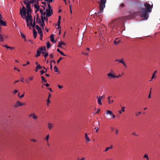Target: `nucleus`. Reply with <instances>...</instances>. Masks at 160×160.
Returning <instances> with one entry per match:
<instances>
[{
  "mask_svg": "<svg viewBox=\"0 0 160 160\" xmlns=\"http://www.w3.org/2000/svg\"><path fill=\"white\" fill-rule=\"evenodd\" d=\"M29 117H32L34 119H36L38 118L37 116H36L34 113H32L30 114L29 115Z\"/></svg>",
  "mask_w": 160,
  "mask_h": 160,
  "instance_id": "obj_8",
  "label": "nucleus"
},
{
  "mask_svg": "<svg viewBox=\"0 0 160 160\" xmlns=\"http://www.w3.org/2000/svg\"><path fill=\"white\" fill-rule=\"evenodd\" d=\"M25 103H21L18 101H17V103L14 105V107L16 108L18 106H21L23 105H25Z\"/></svg>",
  "mask_w": 160,
  "mask_h": 160,
  "instance_id": "obj_6",
  "label": "nucleus"
},
{
  "mask_svg": "<svg viewBox=\"0 0 160 160\" xmlns=\"http://www.w3.org/2000/svg\"><path fill=\"white\" fill-rule=\"evenodd\" d=\"M36 1V0H32L31 1H30L27 2V3L28 4L30 5L31 4H33V3L35 2Z\"/></svg>",
  "mask_w": 160,
  "mask_h": 160,
  "instance_id": "obj_16",
  "label": "nucleus"
},
{
  "mask_svg": "<svg viewBox=\"0 0 160 160\" xmlns=\"http://www.w3.org/2000/svg\"><path fill=\"white\" fill-rule=\"evenodd\" d=\"M42 68V67L40 66V64H37V65L36 66V68L37 69H41Z\"/></svg>",
  "mask_w": 160,
  "mask_h": 160,
  "instance_id": "obj_36",
  "label": "nucleus"
},
{
  "mask_svg": "<svg viewBox=\"0 0 160 160\" xmlns=\"http://www.w3.org/2000/svg\"><path fill=\"white\" fill-rule=\"evenodd\" d=\"M21 37L23 38H25V36L23 35L21 32H20Z\"/></svg>",
  "mask_w": 160,
  "mask_h": 160,
  "instance_id": "obj_43",
  "label": "nucleus"
},
{
  "mask_svg": "<svg viewBox=\"0 0 160 160\" xmlns=\"http://www.w3.org/2000/svg\"><path fill=\"white\" fill-rule=\"evenodd\" d=\"M144 7L140 8L138 11L132 13L129 16H123L112 21L109 23V26L112 28H118L120 25L124 24V22L126 20L134 18L137 15L143 18L144 20H147L149 13L152 12L153 4L152 3L150 5L146 2L144 3Z\"/></svg>",
  "mask_w": 160,
  "mask_h": 160,
  "instance_id": "obj_1",
  "label": "nucleus"
},
{
  "mask_svg": "<svg viewBox=\"0 0 160 160\" xmlns=\"http://www.w3.org/2000/svg\"><path fill=\"white\" fill-rule=\"evenodd\" d=\"M57 50L58 52H59L62 55L64 56H66V55L62 51H61L59 49H58V48L57 49Z\"/></svg>",
  "mask_w": 160,
  "mask_h": 160,
  "instance_id": "obj_24",
  "label": "nucleus"
},
{
  "mask_svg": "<svg viewBox=\"0 0 160 160\" xmlns=\"http://www.w3.org/2000/svg\"><path fill=\"white\" fill-rule=\"evenodd\" d=\"M33 76H31L28 78V79L30 80H32L33 79Z\"/></svg>",
  "mask_w": 160,
  "mask_h": 160,
  "instance_id": "obj_44",
  "label": "nucleus"
},
{
  "mask_svg": "<svg viewBox=\"0 0 160 160\" xmlns=\"http://www.w3.org/2000/svg\"><path fill=\"white\" fill-rule=\"evenodd\" d=\"M102 101H98V103L99 104L101 105L102 104Z\"/></svg>",
  "mask_w": 160,
  "mask_h": 160,
  "instance_id": "obj_53",
  "label": "nucleus"
},
{
  "mask_svg": "<svg viewBox=\"0 0 160 160\" xmlns=\"http://www.w3.org/2000/svg\"><path fill=\"white\" fill-rule=\"evenodd\" d=\"M41 74L42 75L43 73H45V72L43 70H41L40 71Z\"/></svg>",
  "mask_w": 160,
  "mask_h": 160,
  "instance_id": "obj_55",
  "label": "nucleus"
},
{
  "mask_svg": "<svg viewBox=\"0 0 160 160\" xmlns=\"http://www.w3.org/2000/svg\"><path fill=\"white\" fill-rule=\"evenodd\" d=\"M125 6V5L123 3H122L120 5V7H124Z\"/></svg>",
  "mask_w": 160,
  "mask_h": 160,
  "instance_id": "obj_56",
  "label": "nucleus"
},
{
  "mask_svg": "<svg viewBox=\"0 0 160 160\" xmlns=\"http://www.w3.org/2000/svg\"><path fill=\"white\" fill-rule=\"evenodd\" d=\"M46 11L47 12V17H50L53 14L52 10V9H51V10L49 9H46Z\"/></svg>",
  "mask_w": 160,
  "mask_h": 160,
  "instance_id": "obj_5",
  "label": "nucleus"
},
{
  "mask_svg": "<svg viewBox=\"0 0 160 160\" xmlns=\"http://www.w3.org/2000/svg\"><path fill=\"white\" fill-rule=\"evenodd\" d=\"M62 58L61 57H60L59 59L57 61V63L58 64L60 62V61L61 60H62Z\"/></svg>",
  "mask_w": 160,
  "mask_h": 160,
  "instance_id": "obj_47",
  "label": "nucleus"
},
{
  "mask_svg": "<svg viewBox=\"0 0 160 160\" xmlns=\"http://www.w3.org/2000/svg\"><path fill=\"white\" fill-rule=\"evenodd\" d=\"M20 10L22 11V12L24 11H26V9L25 7L24 6H23L22 9H20Z\"/></svg>",
  "mask_w": 160,
  "mask_h": 160,
  "instance_id": "obj_37",
  "label": "nucleus"
},
{
  "mask_svg": "<svg viewBox=\"0 0 160 160\" xmlns=\"http://www.w3.org/2000/svg\"><path fill=\"white\" fill-rule=\"evenodd\" d=\"M106 114L108 119H113L115 117V115L112 113V111L110 110L106 111Z\"/></svg>",
  "mask_w": 160,
  "mask_h": 160,
  "instance_id": "obj_3",
  "label": "nucleus"
},
{
  "mask_svg": "<svg viewBox=\"0 0 160 160\" xmlns=\"http://www.w3.org/2000/svg\"><path fill=\"white\" fill-rule=\"evenodd\" d=\"M26 13H27L26 11L22 12V11L20 10V14L21 15L22 17L23 18V19H24L26 17Z\"/></svg>",
  "mask_w": 160,
  "mask_h": 160,
  "instance_id": "obj_7",
  "label": "nucleus"
},
{
  "mask_svg": "<svg viewBox=\"0 0 160 160\" xmlns=\"http://www.w3.org/2000/svg\"><path fill=\"white\" fill-rule=\"evenodd\" d=\"M121 75L119 74L118 76H115V78H118L120 77H121Z\"/></svg>",
  "mask_w": 160,
  "mask_h": 160,
  "instance_id": "obj_60",
  "label": "nucleus"
},
{
  "mask_svg": "<svg viewBox=\"0 0 160 160\" xmlns=\"http://www.w3.org/2000/svg\"><path fill=\"white\" fill-rule=\"evenodd\" d=\"M141 113V112H137L135 113V115L136 116H138V115H139Z\"/></svg>",
  "mask_w": 160,
  "mask_h": 160,
  "instance_id": "obj_48",
  "label": "nucleus"
},
{
  "mask_svg": "<svg viewBox=\"0 0 160 160\" xmlns=\"http://www.w3.org/2000/svg\"><path fill=\"white\" fill-rule=\"evenodd\" d=\"M98 100H101L102 99H104L105 98V96L103 95L101 96H99V97H97Z\"/></svg>",
  "mask_w": 160,
  "mask_h": 160,
  "instance_id": "obj_22",
  "label": "nucleus"
},
{
  "mask_svg": "<svg viewBox=\"0 0 160 160\" xmlns=\"http://www.w3.org/2000/svg\"><path fill=\"white\" fill-rule=\"evenodd\" d=\"M151 89H152V88H151L150 89V91L149 92V96H148V98H151Z\"/></svg>",
  "mask_w": 160,
  "mask_h": 160,
  "instance_id": "obj_46",
  "label": "nucleus"
},
{
  "mask_svg": "<svg viewBox=\"0 0 160 160\" xmlns=\"http://www.w3.org/2000/svg\"><path fill=\"white\" fill-rule=\"evenodd\" d=\"M41 14L42 16H45V15L46 14V12H43Z\"/></svg>",
  "mask_w": 160,
  "mask_h": 160,
  "instance_id": "obj_49",
  "label": "nucleus"
},
{
  "mask_svg": "<svg viewBox=\"0 0 160 160\" xmlns=\"http://www.w3.org/2000/svg\"><path fill=\"white\" fill-rule=\"evenodd\" d=\"M24 96V94H22L20 96H19V97L20 98H23Z\"/></svg>",
  "mask_w": 160,
  "mask_h": 160,
  "instance_id": "obj_61",
  "label": "nucleus"
},
{
  "mask_svg": "<svg viewBox=\"0 0 160 160\" xmlns=\"http://www.w3.org/2000/svg\"><path fill=\"white\" fill-rule=\"evenodd\" d=\"M41 20L42 21V20H43V21H44L46 19L45 16H41Z\"/></svg>",
  "mask_w": 160,
  "mask_h": 160,
  "instance_id": "obj_38",
  "label": "nucleus"
},
{
  "mask_svg": "<svg viewBox=\"0 0 160 160\" xmlns=\"http://www.w3.org/2000/svg\"><path fill=\"white\" fill-rule=\"evenodd\" d=\"M157 71L156 70H155L153 73L152 76L151 78V80H150V82L154 78H156V77L155 76V75H156V74L157 73Z\"/></svg>",
  "mask_w": 160,
  "mask_h": 160,
  "instance_id": "obj_9",
  "label": "nucleus"
},
{
  "mask_svg": "<svg viewBox=\"0 0 160 160\" xmlns=\"http://www.w3.org/2000/svg\"><path fill=\"white\" fill-rule=\"evenodd\" d=\"M47 101V105L48 106L49 103L51 102V101Z\"/></svg>",
  "mask_w": 160,
  "mask_h": 160,
  "instance_id": "obj_62",
  "label": "nucleus"
},
{
  "mask_svg": "<svg viewBox=\"0 0 160 160\" xmlns=\"http://www.w3.org/2000/svg\"><path fill=\"white\" fill-rule=\"evenodd\" d=\"M85 138L86 140V142H90L91 140L90 139L89 137L88 136L87 133H85Z\"/></svg>",
  "mask_w": 160,
  "mask_h": 160,
  "instance_id": "obj_10",
  "label": "nucleus"
},
{
  "mask_svg": "<svg viewBox=\"0 0 160 160\" xmlns=\"http://www.w3.org/2000/svg\"><path fill=\"white\" fill-rule=\"evenodd\" d=\"M106 2V0H99L98 3L99 5L100 11L98 12H95V14L97 16L100 15V14L103 12L104 8L105 7V4Z\"/></svg>",
  "mask_w": 160,
  "mask_h": 160,
  "instance_id": "obj_2",
  "label": "nucleus"
},
{
  "mask_svg": "<svg viewBox=\"0 0 160 160\" xmlns=\"http://www.w3.org/2000/svg\"><path fill=\"white\" fill-rule=\"evenodd\" d=\"M51 41L52 42H54V35L52 34L50 36Z\"/></svg>",
  "mask_w": 160,
  "mask_h": 160,
  "instance_id": "obj_18",
  "label": "nucleus"
},
{
  "mask_svg": "<svg viewBox=\"0 0 160 160\" xmlns=\"http://www.w3.org/2000/svg\"><path fill=\"white\" fill-rule=\"evenodd\" d=\"M100 110V108H98V109H97L96 108H95V111L94 112V113L95 114L98 113L99 112Z\"/></svg>",
  "mask_w": 160,
  "mask_h": 160,
  "instance_id": "obj_29",
  "label": "nucleus"
},
{
  "mask_svg": "<svg viewBox=\"0 0 160 160\" xmlns=\"http://www.w3.org/2000/svg\"><path fill=\"white\" fill-rule=\"evenodd\" d=\"M53 0H48V2L49 4L51 2H53Z\"/></svg>",
  "mask_w": 160,
  "mask_h": 160,
  "instance_id": "obj_51",
  "label": "nucleus"
},
{
  "mask_svg": "<svg viewBox=\"0 0 160 160\" xmlns=\"http://www.w3.org/2000/svg\"><path fill=\"white\" fill-rule=\"evenodd\" d=\"M33 32L34 38H36L37 36V33L35 29L34 28L33 29Z\"/></svg>",
  "mask_w": 160,
  "mask_h": 160,
  "instance_id": "obj_12",
  "label": "nucleus"
},
{
  "mask_svg": "<svg viewBox=\"0 0 160 160\" xmlns=\"http://www.w3.org/2000/svg\"><path fill=\"white\" fill-rule=\"evenodd\" d=\"M49 138V134H48L46 136L45 139L47 140V142H48V139Z\"/></svg>",
  "mask_w": 160,
  "mask_h": 160,
  "instance_id": "obj_42",
  "label": "nucleus"
},
{
  "mask_svg": "<svg viewBox=\"0 0 160 160\" xmlns=\"http://www.w3.org/2000/svg\"><path fill=\"white\" fill-rule=\"evenodd\" d=\"M35 28L37 30H39V29H41V28L38 25H36L35 26Z\"/></svg>",
  "mask_w": 160,
  "mask_h": 160,
  "instance_id": "obj_40",
  "label": "nucleus"
},
{
  "mask_svg": "<svg viewBox=\"0 0 160 160\" xmlns=\"http://www.w3.org/2000/svg\"><path fill=\"white\" fill-rule=\"evenodd\" d=\"M107 75L108 77H111L113 78H115V75H114V74H112L111 72L108 73V74Z\"/></svg>",
  "mask_w": 160,
  "mask_h": 160,
  "instance_id": "obj_20",
  "label": "nucleus"
},
{
  "mask_svg": "<svg viewBox=\"0 0 160 160\" xmlns=\"http://www.w3.org/2000/svg\"><path fill=\"white\" fill-rule=\"evenodd\" d=\"M48 52H46L43 55L44 56V58H46L48 56Z\"/></svg>",
  "mask_w": 160,
  "mask_h": 160,
  "instance_id": "obj_41",
  "label": "nucleus"
},
{
  "mask_svg": "<svg viewBox=\"0 0 160 160\" xmlns=\"http://www.w3.org/2000/svg\"><path fill=\"white\" fill-rule=\"evenodd\" d=\"M41 78H42V83L47 82V81L45 79V78L41 76Z\"/></svg>",
  "mask_w": 160,
  "mask_h": 160,
  "instance_id": "obj_31",
  "label": "nucleus"
},
{
  "mask_svg": "<svg viewBox=\"0 0 160 160\" xmlns=\"http://www.w3.org/2000/svg\"><path fill=\"white\" fill-rule=\"evenodd\" d=\"M38 4V2H37L34 5V8L36 9L37 10H38L39 9V6L37 4Z\"/></svg>",
  "mask_w": 160,
  "mask_h": 160,
  "instance_id": "obj_15",
  "label": "nucleus"
},
{
  "mask_svg": "<svg viewBox=\"0 0 160 160\" xmlns=\"http://www.w3.org/2000/svg\"><path fill=\"white\" fill-rule=\"evenodd\" d=\"M48 9H49L50 10H51V9H51V7L50 5V4L49 3H48Z\"/></svg>",
  "mask_w": 160,
  "mask_h": 160,
  "instance_id": "obj_45",
  "label": "nucleus"
},
{
  "mask_svg": "<svg viewBox=\"0 0 160 160\" xmlns=\"http://www.w3.org/2000/svg\"><path fill=\"white\" fill-rule=\"evenodd\" d=\"M50 63H52V62H53L54 63H56V62H55V61L53 60H51L50 61Z\"/></svg>",
  "mask_w": 160,
  "mask_h": 160,
  "instance_id": "obj_57",
  "label": "nucleus"
},
{
  "mask_svg": "<svg viewBox=\"0 0 160 160\" xmlns=\"http://www.w3.org/2000/svg\"><path fill=\"white\" fill-rule=\"evenodd\" d=\"M35 17H34V22H33V23H32V24H30L31 26L33 28H34L35 27V26L36 25H35Z\"/></svg>",
  "mask_w": 160,
  "mask_h": 160,
  "instance_id": "obj_27",
  "label": "nucleus"
},
{
  "mask_svg": "<svg viewBox=\"0 0 160 160\" xmlns=\"http://www.w3.org/2000/svg\"><path fill=\"white\" fill-rule=\"evenodd\" d=\"M3 38L2 35L0 33V42H3Z\"/></svg>",
  "mask_w": 160,
  "mask_h": 160,
  "instance_id": "obj_34",
  "label": "nucleus"
},
{
  "mask_svg": "<svg viewBox=\"0 0 160 160\" xmlns=\"http://www.w3.org/2000/svg\"><path fill=\"white\" fill-rule=\"evenodd\" d=\"M60 21H58V22H57V25H58V26H60Z\"/></svg>",
  "mask_w": 160,
  "mask_h": 160,
  "instance_id": "obj_54",
  "label": "nucleus"
},
{
  "mask_svg": "<svg viewBox=\"0 0 160 160\" xmlns=\"http://www.w3.org/2000/svg\"><path fill=\"white\" fill-rule=\"evenodd\" d=\"M119 62L122 63L126 68L127 67V66L126 64L125 63L124 59L123 58L119 60Z\"/></svg>",
  "mask_w": 160,
  "mask_h": 160,
  "instance_id": "obj_11",
  "label": "nucleus"
},
{
  "mask_svg": "<svg viewBox=\"0 0 160 160\" xmlns=\"http://www.w3.org/2000/svg\"><path fill=\"white\" fill-rule=\"evenodd\" d=\"M58 43L59 44L58 45V47L59 48L61 47L62 45H65V44L63 42H59Z\"/></svg>",
  "mask_w": 160,
  "mask_h": 160,
  "instance_id": "obj_21",
  "label": "nucleus"
},
{
  "mask_svg": "<svg viewBox=\"0 0 160 160\" xmlns=\"http://www.w3.org/2000/svg\"><path fill=\"white\" fill-rule=\"evenodd\" d=\"M132 135L137 136L138 135L136 134V133L135 132H134L133 133H132Z\"/></svg>",
  "mask_w": 160,
  "mask_h": 160,
  "instance_id": "obj_59",
  "label": "nucleus"
},
{
  "mask_svg": "<svg viewBox=\"0 0 160 160\" xmlns=\"http://www.w3.org/2000/svg\"><path fill=\"white\" fill-rule=\"evenodd\" d=\"M113 146L112 145H111L109 147H107L106 148V149L103 151V152H107L109 149H112V148Z\"/></svg>",
  "mask_w": 160,
  "mask_h": 160,
  "instance_id": "obj_19",
  "label": "nucleus"
},
{
  "mask_svg": "<svg viewBox=\"0 0 160 160\" xmlns=\"http://www.w3.org/2000/svg\"><path fill=\"white\" fill-rule=\"evenodd\" d=\"M108 100H110V99H113V97L112 96L108 97Z\"/></svg>",
  "mask_w": 160,
  "mask_h": 160,
  "instance_id": "obj_52",
  "label": "nucleus"
},
{
  "mask_svg": "<svg viewBox=\"0 0 160 160\" xmlns=\"http://www.w3.org/2000/svg\"><path fill=\"white\" fill-rule=\"evenodd\" d=\"M54 70L55 72H57L58 71V69L56 66H55L54 68Z\"/></svg>",
  "mask_w": 160,
  "mask_h": 160,
  "instance_id": "obj_33",
  "label": "nucleus"
},
{
  "mask_svg": "<svg viewBox=\"0 0 160 160\" xmlns=\"http://www.w3.org/2000/svg\"><path fill=\"white\" fill-rule=\"evenodd\" d=\"M82 54L85 55H88V53H87V52H83L82 53Z\"/></svg>",
  "mask_w": 160,
  "mask_h": 160,
  "instance_id": "obj_58",
  "label": "nucleus"
},
{
  "mask_svg": "<svg viewBox=\"0 0 160 160\" xmlns=\"http://www.w3.org/2000/svg\"><path fill=\"white\" fill-rule=\"evenodd\" d=\"M32 16H30V19L29 20V21H30V24H32Z\"/></svg>",
  "mask_w": 160,
  "mask_h": 160,
  "instance_id": "obj_39",
  "label": "nucleus"
},
{
  "mask_svg": "<svg viewBox=\"0 0 160 160\" xmlns=\"http://www.w3.org/2000/svg\"><path fill=\"white\" fill-rule=\"evenodd\" d=\"M41 52H40V51L38 50L37 51V54L35 55V57H38L40 56Z\"/></svg>",
  "mask_w": 160,
  "mask_h": 160,
  "instance_id": "obj_23",
  "label": "nucleus"
},
{
  "mask_svg": "<svg viewBox=\"0 0 160 160\" xmlns=\"http://www.w3.org/2000/svg\"><path fill=\"white\" fill-rule=\"evenodd\" d=\"M24 4L26 5V8L27 9V14L28 15V14H31L32 12V9L31 8L30 5L28 4L27 3V2L26 1H23Z\"/></svg>",
  "mask_w": 160,
  "mask_h": 160,
  "instance_id": "obj_4",
  "label": "nucleus"
},
{
  "mask_svg": "<svg viewBox=\"0 0 160 160\" xmlns=\"http://www.w3.org/2000/svg\"><path fill=\"white\" fill-rule=\"evenodd\" d=\"M51 44H50V42H48L47 43V48H49L50 47H51Z\"/></svg>",
  "mask_w": 160,
  "mask_h": 160,
  "instance_id": "obj_30",
  "label": "nucleus"
},
{
  "mask_svg": "<svg viewBox=\"0 0 160 160\" xmlns=\"http://www.w3.org/2000/svg\"><path fill=\"white\" fill-rule=\"evenodd\" d=\"M37 17L36 18V22L37 23L38 22L39 23H41V21L40 19H38V14H37Z\"/></svg>",
  "mask_w": 160,
  "mask_h": 160,
  "instance_id": "obj_25",
  "label": "nucleus"
},
{
  "mask_svg": "<svg viewBox=\"0 0 160 160\" xmlns=\"http://www.w3.org/2000/svg\"><path fill=\"white\" fill-rule=\"evenodd\" d=\"M38 51H40V52H42L43 50H44L45 51H46V47L45 46L43 47H40L38 50Z\"/></svg>",
  "mask_w": 160,
  "mask_h": 160,
  "instance_id": "obj_14",
  "label": "nucleus"
},
{
  "mask_svg": "<svg viewBox=\"0 0 160 160\" xmlns=\"http://www.w3.org/2000/svg\"><path fill=\"white\" fill-rule=\"evenodd\" d=\"M18 92V91L16 89H15L13 93L14 94H16Z\"/></svg>",
  "mask_w": 160,
  "mask_h": 160,
  "instance_id": "obj_50",
  "label": "nucleus"
},
{
  "mask_svg": "<svg viewBox=\"0 0 160 160\" xmlns=\"http://www.w3.org/2000/svg\"><path fill=\"white\" fill-rule=\"evenodd\" d=\"M48 128L49 130H51L53 128V125L51 123H48Z\"/></svg>",
  "mask_w": 160,
  "mask_h": 160,
  "instance_id": "obj_13",
  "label": "nucleus"
},
{
  "mask_svg": "<svg viewBox=\"0 0 160 160\" xmlns=\"http://www.w3.org/2000/svg\"><path fill=\"white\" fill-rule=\"evenodd\" d=\"M38 32L40 34V36H42V35H43V33L41 29H40L39 30H37Z\"/></svg>",
  "mask_w": 160,
  "mask_h": 160,
  "instance_id": "obj_26",
  "label": "nucleus"
},
{
  "mask_svg": "<svg viewBox=\"0 0 160 160\" xmlns=\"http://www.w3.org/2000/svg\"><path fill=\"white\" fill-rule=\"evenodd\" d=\"M121 108H122V110L118 111V112L119 113H120V114H121L122 113V112L125 111V110H124L125 107H122Z\"/></svg>",
  "mask_w": 160,
  "mask_h": 160,
  "instance_id": "obj_28",
  "label": "nucleus"
},
{
  "mask_svg": "<svg viewBox=\"0 0 160 160\" xmlns=\"http://www.w3.org/2000/svg\"><path fill=\"white\" fill-rule=\"evenodd\" d=\"M42 23H41V25H40V26L41 27H43V26H45V23H44V21H43V20H42Z\"/></svg>",
  "mask_w": 160,
  "mask_h": 160,
  "instance_id": "obj_35",
  "label": "nucleus"
},
{
  "mask_svg": "<svg viewBox=\"0 0 160 160\" xmlns=\"http://www.w3.org/2000/svg\"><path fill=\"white\" fill-rule=\"evenodd\" d=\"M27 15V16L26 17V18H25L26 20V22H29V20L30 19V16H32L30 14H28V15Z\"/></svg>",
  "mask_w": 160,
  "mask_h": 160,
  "instance_id": "obj_17",
  "label": "nucleus"
},
{
  "mask_svg": "<svg viewBox=\"0 0 160 160\" xmlns=\"http://www.w3.org/2000/svg\"><path fill=\"white\" fill-rule=\"evenodd\" d=\"M143 158H146L147 159V160H149L148 156V155L147 154H145L144 155L143 157Z\"/></svg>",
  "mask_w": 160,
  "mask_h": 160,
  "instance_id": "obj_32",
  "label": "nucleus"
},
{
  "mask_svg": "<svg viewBox=\"0 0 160 160\" xmlns=\"http://www.w3.org/2000/svg\"><path fill=\"white\" fill-rule=\"evenodd\" d=\"M44 85H45L47 87H49V84L48 83H46V84H44Z\"/></svg>",
  "mask_w": 160,
  "mask_h": 160,
  "instance_id": "obj_64",
  "label": "nucleus"
},
{
  "mask_svg": "<svg viewBox=\"0 0 160 160\" xmlns=\"http://www.w3.org/2000/svg\"><path fill=\"white\" fill-rule=\"evenodd\" d=\"M49 56H50L51 58H53V55L52 54H50L49 55Z\"/></svg>",
  "mask_w": 160,
  "mask_h": 160,
  "instance_id": "obj_63",
  "label": "nucleus"
}]
</instances>
